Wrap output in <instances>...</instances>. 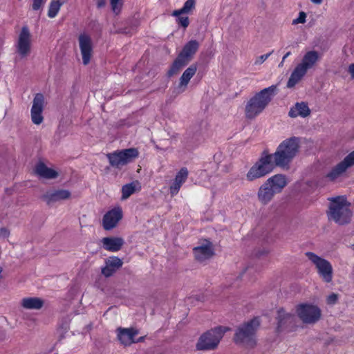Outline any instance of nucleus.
<instances>
[{
  "label": "nucleus",
  "instance_id": "f257e3e1",
  "mask_svg": "<svg viewBox=\"0 0 354 354\" xmlns=\"http://www.w3.org/2000/svg\"><path fill=\"white\" fill-rule=\"evenodd\" d=\"M322 59V54L317 50L306 51L301 62L292 71L287 82V87L292 88L306 75L308 71L313 69Z\"/></svg>",
  "mask_w": 354,
  "mask_h": 354
},
{
  "label": "nucleus",
  "instance_id": "f03ea898",
  "mask_svg": "<svg viewBox=\"0 0 354 354\" xmlns=\"http://www.w3.org/2000/svg\"><path fill=\"white\" fill-rule=\"evenodd\" d=\"M277 86L272 85L255 94L247 102L245 113L247 118L253 119L266 108L275 95Z\"/></svg>",
  "mask_w": 354,
  "mask_h": 354
},
{
  "label": "nucleus",
  "instance_id": "7ed1b4c3",
  "mask_svg": "<svg viewBox=\"0 0 354 354\" xmlns=\"http://www.w3.org/2000/svg\"><path fill=\"white\" fill-rule=\"evenodd\" d=\"M299 149V139L292 137L284 140L277 147L274 153L268 156H271L274 166L286 167L296 156Z\"/></svg>",
  "mask_w": 354,
  "mask_h": 354
},
{
  "label": "nucleus",
  "instance_id": "20e7f679",
  "mask_svg": "<svg viewBox=\"0 0 354 354\" xmlns=\"http://www.w3.org/2000/svg\"><path fill=\"white\" fill-rule=\"evenodd\" d=\"M259 325L260 322L259 319L254 318L239 326L234 334V342L246 348L254 347L257 344L255 333Z\"/></svg>",
  "mask_w": 354,
  "mask_h": 354
},
{
  "label": "nucleus",
  "instance_id": "39448f33",
  "mask_svg": "<svg viewBox=\"0 0 354 354\" xmlns=\"http://www.w3.org/2000/svg\"><path fill=\"white\" fill-rule=\"evenodd\" d=\"M351 203L344 196H337L330 200L328 218L339 225L349 223L352 217Z\"/></svg>",
  "mask_w": 354,
  "mask_h": 354
},
{
  "label": "nucleus",
  "instance_id": "423d86ee",
  "mask_svg": "<svg viewBox=\"0 0 354 354\" xmlns=\"http://www.w3.org/2000/svg\"><path fill=\"white\" fill-rule=\"evenodd\" d=\"M271 156L263 153L261 157L248 170L246 174V180L252 182L261 178L272 171L274 168Z\"/></svg>",
  "mask_w": 354,
  "mask_h": 354
},
{
  "label": "nucleus",
  "instance_id": "0eeeda50",
  "mask_svg": "<svg viewBox=\"0 0 354 354\" xmlns=\"http://www.w3.org/2000/svg\"><path fill=\"white\" fill-rule=\"evenodd\" d=\"M139 156L136 148L116 150L106 155L110 165L115 169H121L129 163L133 162Z\"/></svg>",
  "mask_w": 354,
  "mask_h": 354
},
{
  "label": "nucleus",
  "instance_id": "6e6552de",
  "mask_svg": "<svg viewBox=\"0 0 354 354\" xmlns=\"http://www.w3.org/2000/svg\"><path fill=\"white\" fill-rule=\"evenodd\" d=\"M306 257L314 266L319 278L325 283H330L333 278V268L330 262L311 252H306Z\"/></svg>",
  "mask_w": 354,
  "mask_h": 354
},
{
  "label": "nucleus",
  "instance_id": "1a4fd4ad",
  "mask_svg": "<svg viewBox=\"0 0 354 354\" xmlns=\"http://www.w3.org/2000/svg\"><path fill=\"white\" fill-rule=\"evenodd\" d=\"M227 330L226 327L218 326L203 334L196 344L198 350H212L217 347Z\"/></svg>",
  "mask_w": 354,
  "mask_h": 354
},
{
  "label": "nucleus",
  "instance_id": "9d476101",
  "mask_svg": "<svg viewBox=\"0 0 354 354\" xmlns=\"http://www.w3.org/2000/svg\"><path fill=\"white\" fill-rule=\"evenodd\" d=\"M296 313L301 321L306 324H314L322 316L321 309L316 305L308 303L300 304L296 307Z\"/></svg>",
  "mask_w": 354,
  "mask_h": 354
},
{
  "label": "nucleus",
  "instance_id": "9b49d317",
  "mask_svg": "<svg viewBox=\"0 0 354 354\" xmlns=\"http://www.w3.org/2000/svg\"><path fill=\"white\" fill-rule=\"evenodd\" d=\"M16 52L21 57H28L31 53L32 35L26 26H24L15 42Z\"/></svg>",
  "mask_w": 354,
  "mask_h": 354
},
{
  "label": "nucleus",
  "instance_id": "f8f14e48",
  "mask_svg": "<svg viewBox=\"0 0 354 354\" xmlns=\"http://www.w3.org/2000/svg\"><path fill=\"white\" fill-rule=\"evenodd\" d=\"M78 44L80 50L82 62L84 65L89 64L93 56V44L91 36L85 32L81 33L78 37Z\"/></svg>",
  "mask_w": 354,
  "mask_h": 354
},
{
  "label": "nucleus",
  "instance_id": "ddd939ff",
  "mask_svg": "<svg viewBox=\"0 0 354 354\" xmlns=\"http://www.w3.org/2000/svg\"><path fill=\"white\" fill-rule=\"evenodd\" d=\"M44 107V96L41 93H37L32 100V105L30 110V117L33 124L39 125L43 122V111Z\"/></svg>",
  "mask_w": 354,
  "mask_h": 354
},
{
  "label": "nucleus",
  "instance_id": "4468645a",
  "mask_svg": "<svg viewBox=\"0 0 354 354\" xmlns=\"http://www.w3.org/2000/svg\"><path fill=\"white\" fill-rule=\"evenodd\" d=\"M354 165V151L351 152L339 164H337L330 173L328 174L327 177L334 180L342 176L346 169Z\"/></svg>",
  "mask_w": 354,
  "mask_h": 354
},
{
  "label": "nucleus",
  "instance_id": "2eb2a0df",
  "mask_svg": "<svg viewBox=\"0 0 354 354\" xmlns=\"http://www.w3.org/2000/svg\"><path fill=\"white\" fill-rule=\"evenodd\" d=\"M138 334V330L133 328H118L117 329L118 339L120 343L124 346H129L133 343L143 341V337H139L137 339H135V337Z\"/></svg>",
  "mask_w": 354,
  "mask_h": 354
},
{
  "label": "nucleus",
  "instance_id": "dca6fc26",
  "mask_svg": "<svg viewBox=\"0 0 354 354\" xmlns=\"http://www.w3.org/2000/svg\"><path fill=\"white\" fill-rule=\"evenodd\" d=\"M122 218V210L120 207H115L107 212L102 220L103 227L106 230H110L118 225Z\"/></svg>",
  "mask_w": 354,
  "mask_h": 354
},
{
  "label": "nucleus",
  "instance_id": "f3484780",
  "mask_svg": "<svg viewBox=\"0 0 354 354\" xmlns=\"http://www.w3.org/2000/svg\"><path fill=\"white\" fill-rule=\"evenodd\" d=\"M71 192L65 189H57L48 191L44 196V199L48 204H52L71 199Z\"/></svg>",
  "mask_w": 354,
  "mask_h": 354
},
{
  "label": "nucleus",
  "instance_id": "a211bd4d",
  "mask_svg": "<svg viewBox=\"0 0 354 354\" xmlns=\"http://www.w3.org/2000/svg\"><path fill=\"white\" fill-rule=\"evenodd\" d=\"M194 254L196 259L200 261L211 258L214 254L212 243L207 240L203 241L194 248Z\"/></svg>",
  "mask_w": 354,
  "mask_h": 354
},
{
  "label": "nucleus",
  "instance_id": "6ab92c4d",
  "mask_svg": "<svg viewBox=\"0 0 354 354\" xmlns=\"http://www.w3.org/2000/svg\"><path fill=\"white\" fill-rule=\"evenodd\" d=\"M197 71L196 65L192 64L188 67L180 78L178 84L175 87L174 92L180 94L185 91L189 80L193 77Z\"/></svg>",
  "mask_w": 354,
  "mask_h": 354
},
{
  "label": "nucleus",
  "instance_id": "aec40b11",
  "mask_svg": "<svg viewBox=\"0 0 354 354\" xmlns=\"http://www.w3.org/2000/svg\"><path fill=\"white\" fill-rule=\"evenodd\" d=\"M188 174V170L185 167L181 168L176 174L169 187V192L172 196H176L178 193L181 186L187 180Z\"/></svg>",
  "mask_w": 354,
  "mask_h": 354
},
{
  "label": "nucleus",
  "instance_id": "412c9836",
  "mask_svg": "<svg viewBox=\"0 0 354 354\" xmlns=\"http://www.w3.org/2000/svg\"><path fill=\"white\" fill-rule=\"evenodd\" d=\"M102 243L106 250L115 252L122 248L124 241L121 237H104L102 239Z\"/></svg>",
  "mask_w": 354,
  "mask_h": 354
},
{
  "label": "nucleus",
  "instance_id": "4be33fe9",
  "mask_svg": "<svg viewBox=\"0 0 354 354\" xmlns=\"http://www.w3.org/2000/svg\"><path fill=\"white\" fill-rule=\"evenodd\" d=\"M278 328L280 330L291 329L293 327L295 317L293 315L281 309L278 311Z\"/></svg>",
  "mask_w": 354,
  "mask_h": 354
},
{
  "label": "nucleus",
  "instance_id": "5701e85b",
  "mask_svg": "<svg viewBox=\"0 0 354 354\" xmlns=\"http://www.w3.org/2000/svg\"><path fill=\"white\" fill-rule=\"evenodd\" d=\"M122 265V261L120 259L116 257H109L105 261V266L102 268V273L106 277H110L119 269Z\"/></svg>",
  "mask_w": 354,
  "mask_h": 354
},
{
  "label": "nucleus",
  "instance_id": "b1692460",
  "mask_svg": "<svg viewBox=\"0 0 354 354\" xmlns=\"http://www.w3.org/2000/svg\"><path fill=\"white\" fill-rule=\"evenodd\" d=\"M266 182L276 194L281 192L287 185L286 178L282 174L274 175Z\"/></svg>",
  "mask_w": 354,
  "mask_h": 354
},
{
  "label": "nucleus",
  "instance_id": "393cba45",
  "mask_svg": "<svg viewBox=\"0 0 354 354\" xmlns=\"http://www.w3.org/2000/svg\"><path fill=\"white\" fill-rule=\"evenodd\" d=\"M276 193L265 182L259 189L257 196L259 202L263 205L269 203Z\"/></svg>",
  "mask_w": 354,
  "mask_h": 354
},
{
  "label": "nucleus",
  "instance_id": "a878e982",
  "mask_svg": "<svg viewBox=\"0 0 354 354\" xmlns=\"http://www.w3.org/2000/svg\"><path fill=\"white\" fill-rule=\"evenodd\" d=\"M21 306L26 310H39L44 304V301L36 297H27L21 300Z\"/></svg>",
  "mask_w": 354,
  "mask_h": 354
},
{
  "label": "nucleus",
  "instance_id": "bb28decb",
  "mask_svg": "<svg viewBox=\"0 0 354 354\" xmlns=\"http://www.w3.org/2000/svg\"><path fill=\"white\" fill-rule=\"evenodd\" d=\"M199 47V44L196 40H191L183 48L179 56L189 62L192 58L193 55L196 53Z\"/></svg>",
  "mask_w": 354,
  "mask_h": 354
},
{
  "label": "nucleus",
  "instance_id": "cd10ccee",
  "mask_svg": "<svg viewBox=\"0 0 354 354\" xmlns=\"http://www.w3.org/2000/svg\"><path fill=\"white\" fill-rule=\"evenodd\" d=\"M310 113V109L305 102H297L291 108L289 111V115L291 118H297L298 116L305 118Z\"/></svg>",
  "mask_w": 354,
  "mask_h": 354
},
{
  "label": "nucleus",
  "instance_id": "c85d7f7f",
  "mask_svg": "<svg viewBox=\"0 0 354 354\" xmlns=\"http://www.w3.org/2000/svg\"><path fill=\"white\" fill-rule=\"evenodd\" d=\"M35 172L41 177L44 178H55L58 174L52 168L48 167L43 162H39L35 169Z\"/></svg>",
  "mask_w": 354,
  "mask_h": 354
},
{
  "label": "nucleus",
  "instance_id": "c756f323",
  "mask_svg": "<svg viewBox=\"0 0 354 354\" xmlns=\"http://www.w3.org/2000/svg\"><path fill=\"white\" fill-rule=\"evenodd\" d=\"M140 189L141 185L138 180H135L129 184L124 185L122 188V199H127L131 195L139 192Z\"/></svg>",
  "mask_w": 354,
  "mask_h": 354
},
{
  "label": "nucleus",
  "instance_id": "7c9ffc66",
  "mask_svg": "<svg viewBox=\"0 0 354 354\" xmlns=\"http://www.w3.org/2000/svg\"><path fill=\"white\" fill-rule=\"evenodd\" d=\"M65 0H51L49 5L48 16L54 18L59 12L61 6L64 3Z\"/></svg>",
  "mask_w": 354,
  "mask_h": 354
},
{
  "label": "nucleus",
  "instance_id": "2f4dec72",
  "mask_svg": "<svg viewBox=\"0 0 354 354\" xmlns=\"http://www.w3.org/2000/svg\"><path fill=\"white\" fill-rule=\"evenodd\" d=\"M187 64L188 62H187L186 60H184L183 58L178 55L176 59L174 62L171 68L169 70L168 75L172 76L176 74L183 67H184Z\"/></svg>",
  "mask_w": 354,
  "mask_h": 354
},
{
  "label": "nucleus",
  "instance_id": "473e14b6",
  "mask_svg": "<svg viewBox=\"0 0 354 354\" xmlns=\"http://www.w3.org/2000/svg\"><path fill=\"white\" fill-rule=\"evenodd\" d=\"M195 6V0H187L183 7L180 9L176 10L173 12L174 16H179L183 14H187L189 13Z\"/></svg>",
  "mask_w": 354,
  "mask_h": 354
},
{
  "label": "nucleus",
  "instance_id": "72a5a7b5",
  "mask_svg": "<svg viewBox=\"0 0 354 354\" xmlns=\"http://www.w3.org/2000/svg\"><path fill=\"white\" fill-rule=\"evenodd\" d=\"M306 13L304 11H300L299 12L298 17L292 20V24L297 25L299 24H304L306 21Z\"/></svg>",
  "mask_w": 354,
  "mask_h": 354
},
{
  "label": "nucleus",
  "instance_id": "f704fd0d",
  "mask_svg": "<svg viewBox=\"0 0 354 354\" xmlns=\"http://www.w3.org/2000/svg\"><path fill=\"white\" fill-rule=\"evenodd\" d=\"M111 4L113 12L118 13L122 6V0H111Z\"/></svg>",
  "mask_w": 354,
  "mask_h": 354
},
{
  "label": "nucleus",
  "instance_id": "c9c22d12",
  "mask_svg": "<svg viewBox=\"0 0 354 354\" xmlns=\"http://www.w3.org/2000/svg\"><path fill=\"white\" fill-rule=\"evenodd\" d=\"M32 8L34 10H38L43 8L46 0H32Z\"/></svg>",
  "mask_w": 354,
  "mask_h": 354
},
{
  "label": "nucleus",
  "instance_id": "e433bc0d",
  "mask_svg": "<svg viewBox=\"0 0 354 354\" xmlns=\"http://www.w3.org/2000/svg\"><path fill=\"white\" fill-rule=\"evenodd\" d=\"M339 296L337 294L331 293L326 298V302L328 305H334L337 303Z\"/></svg>",
  "mask_w": 354,
  "mask_h": 354
},
{
  "label": "nucleus",
  "instance_id": "4c0bfd02",
  "mask_svg": "<svg viewBox=\"0 0 354 354\" xmlns=\"http://www.w3.org/2000/svg\"><path fill=\"white\" fill-rule=\"evenodd\" d=\"M270 55H271V53H269L262 55L261 56L257 57L254 61V64L260 65V64H263L270 57Z\"/></svg>",
  "mask_w": 354,
  "mask_h": 354
},
{
  "label": "nucleus",
  "instance_id": "58836bf2",
  "mask_svg": "<svg viewBox=\"0 0 354 354\" xmlns=\"http://www.w3.org/2000/svg\"><path fill=\"white\" fill-rule=\"evenodd\" d=\"M178 21L180 25L185 28H186L189 25V19L187 17H183V16H178Z\"/></svg>",
  "mask_w": 354,
  "mask_h": 354
},
{
  "label": "nucleus",
  "instance_id": "ea45409f",
  "mask_svg": "<svg viewBox=\"0 0 354 354\" xmlns=\"http://www.w3.org/2000/svg\"><path fill=\"white\" fill-rule=\"evenodd\" d=\"M10 234V231L6 227H1L0 228V239H6L8 238Z\"/></svg>",
  "mask_w": 354,
  "mask_h": 354
},
{
  "label": "nucleus",
  "instance_id": "a19ab883",
  "mask_svg": "<svg viewBox=\"0 0 354 354\" xmlns=\"http://www.w3.org/2000/svg\"><path fill=\"white\" fill-rule=\"evenodd\" d=\"M348 72L349 73L351 74V77L353 78H354V63L353 64H351L349 66H348Z\"/></svg>",
  "mask_w": 354,
  "mask_h": 354
},
{
  "label": "nucleus",
  "instance_id": "79ce46f5",
  "mask_svg": "<svg viewBox=\"0 0 354 354\" xmlns=\"http://www.w3.org/2000/svg\"><path fill=\"white\" fill-rule=\"evenodd\" d=\"M310 1L315 5H320L322 3L323 0H310Z\"/></svg>",
  "mask_w": 354,
  "mask_h": 354
},
{
  "label": "nucleus",
  "instance_id": "37998d69",
  "mask_svg": "<svg viewBox=\"0 0 354 354\" xmlns=\"http://www.w3.org/2000/svg\"><path fill=\"white\" fill-rule=\"evenodd\" d=\"M104 3H105L104 0H98L97 1V6L99 8L104 6Z\"/></svg>",
  "mask_w": 354,
  "mask_h": 354
},
{
  "label": "nucleus",
  "instance_id": "c03bdc74",
  "mask_svg": "<svg viewBox=\"0 0 354 354\" xmlns=\"http://www.w3.org/2000/svg\"><path fill=\"white\" fill-rule=\"evenodd\" d=\"M291 53L290 52H288L286 53L284 56L282 58V62H284V60L290 55Z\"/></svg>",
  "mask_w": 354,
  "mask_h": 354
}]
</instances>
